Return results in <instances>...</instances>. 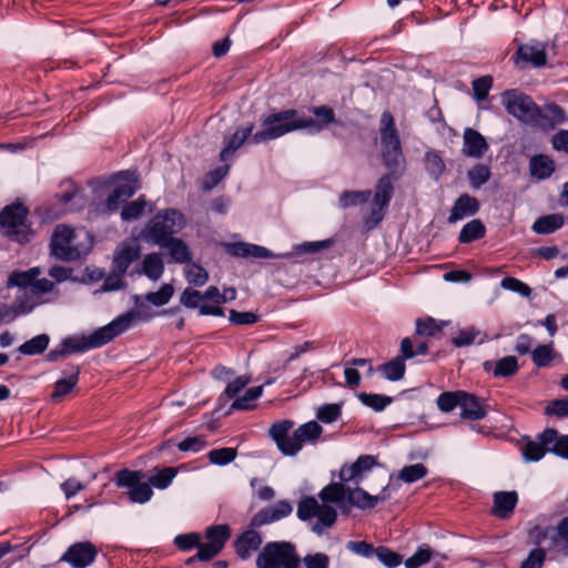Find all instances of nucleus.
<instances>
[{
	"label": "nucleus",
	"mask_w": 568,
	"mask_h": 568,
	"mask_svg": "<svg viewBox=\"0 0 568 568\" xmlns=\"http://www.w3.org/2000/svg\"><path fill=\"white\" fill-rule=\"evenodd\" d=\"M316 497H305L297 505V516L303 521H312V531L324 534L332 528L337 520V511L331 504H336L342 511H348L349 507L372 509L379 501L390 498L389 487L385 486L379 494L371 495L361 487H346L341 483H331L318 493Z\"/></svg>",
	"instance_id": "1"
},
{
	"label": "nucleus",
	"mask_w": 568,
	"mask_h": 568,
	"mask_svg": "<svg viewBox=\"0 0 568 568\" xmlns=\"http://www.w3.org/2000/svg\"><path fill=\"white\" fill-rule=\"evenodd\" d=\"M142 297L135 296L134 303L138 310L129 311L116 318H114L108 325L100 327L88 336H72L63 339L61 343L64 353L70 355L72 353H82L92 348L101 347L109 342H111L114 337L128 331L134 322L139 320H146L148 316H143L139 311L142 307Z\"/></svg>",
	"instance_id": "2"
},
{
	"label": "nucleus",
	"mask_w": 568,
	"mask_h": 568,
	"mask_svg": "<svg viewBox=\"0 0 568 568\" xmlns=\"http://www.w3.org/2000/svg\"><path fill=\"white\" fill-rule=\"evenodd\" d=\"M300 129H314L318 132L322 130V125L314 119L304 116L297 110H285L267 115L262 121V130L255 132L250 142L260 144Z\"/></svg>",
	"instance_id": "3"
},
{
	"label": "nucleus",
	"mask_w": 568,
	"mask_h": 568,
	"mask_svg": "<svg viewBox=\"0 0 568 568\" xmlns=\"http://www.w3.org/2000/svg\"><path fill=\"white\" fill-rule=\"evenodd\" d=\"M293 426L292 420L284 419L274 423L268 430L277 448L285 456H295L305 443H315L323 433L322 426L315 420L301 425L290 435Z\"/></svg>",
	"instance_id": "4"
},
{
	"label": "nucleus",
	"mask_w": 568,
	"mask_h": 568,
	"mask_svg": "<svg viewBox=\"0 0 568 568\" xmlns=\"http://www.w3.org/2000/svg\"><path fill=\"white\" fill-rule=\"evenodd\" d=\"M381 156L383 164L392 173H400L405 168V156L394 116L384 111L379 120Z\"/></svg>",
	"instance_id": "5"
},
{
	"label": "nucleus",
	"mask_w": 568,
	"mask_h": 568,
	"mask_svg": "<svg viewBox=\"0 0 568 568\" xmlns=\"http://www.w3.org/2000/svg\"><path fill=\"white\" fill-rule=\"evenodd\" d=\"M81 235L89 239V234L87 232H75L74 229L65 224L57 225L50 241L51 255L63 262H73L79 260L90 250L91 246V243L84 244L79 241Z\"/></svg>",
	"instance_id": "6"
},
{
	"label": "nucleus",
	"mask_w": 568,
	"mask_h": 568,
	"mask_svg": "<svg viewBox=\"0 0 568 568\" xmlns=\"http://www.w3.org/2000/svg\"><path fill=\"white\" fill-rule=\"evenodd\" d=\"M185 225L184 215L175 209H165L158 212L141 232L144 241L164 246L172 235L180 232Z\"/></svg>",
	"instance_id": "7"
},
{
	"label": "nucleus",
	"mask_w": 568,
	"mask_h": 568,
	"mask_svg": "<svg viewBox=\"0 0 568 568\" xmlns=\"http://www.w3.org/2000/svg\"><path fill=\"white\" fill-rule=\"evenodd\" d=\"M546 453L568 459V435H560L554 428H546L535 439H528L521 446V454L526 462H538Z\"/></svg>",
	"instance_id": "8"
},
{
	"label": "nucleus",
	"mask_w": 568,
	"mask_h": 568,
	"mask_svg": "<svg viewBox=\"0 0 568 568\" xmlns=\"http://www.w3.org/2000/svg\"><path fill=\"white\" fill-rule=\"evenodd\" d=\"M301 558L288 541L267 542L256 558V568H297Z\"/></svg>",
	"instance_id": "9"
},
{
	"label": "nucleus",
	"mask_w": 568,
	"mask_h": 568,
	"mask_svg": "<svg viewBox=\"0 0 568 568\" xmlns=\"http://www.w3.org/2000/svg\"><path fill=\"white\" fill-rule=\"evenodd\" d=\"M0 229L11 241L26 243L31 236L28 209L21 203L7 205L0 212Z\"/></svg>",
	"instance_id": "10"
},
{
	"label": "nucleus",
	"mask_w": 568,
	"mask_h": 568,
	"mask_svg": "<svg viewBox=\"0 0 568 568\" xmlns=\"http://www.w3.org/2000/svg\"><path fill=\"white\" fill-rule=\"evenodd\" d=\"M500 101L507 112L521 122L537 123L541 116L540 109L532 99L518 90L503 92Z\"/></svg>",
	"instance_id": "11"
},
{
	"label": "nucleus",
	"mask_w": 568,
	"mask_h": 568,
	"mask_svg": "<svg viewBox=\"0 0 568 568\" xmlns=\"http://www.w3.org/2000/svg\"><path fill=\"white\" fill-rule=\"evenodd\" d=\"M144 474L141 470L121 469L115 475L118 487L129 488V499L135 504H144L153 496L149 481H143Z\"/></svg>",
	"instance_id": "12"
},
{
	"label": "nucleus",
	"mask_w": 568,
	"mask_h": 568,
	"mask_svg": "<svg viewBox=\"0 0 568 568\" xmlns=\"http://www.w3.org/2000/svg\"><path fill=\"white\" fill-rule=\"evenodd\" d=\"M395 173H387L379 178L375 186L373 196L372 211L369 221L373 225H377L384 217V211L389 205L394 193V175Z\"/></svg>",
	"instance_id": "13"
},
{
	"label": "nucleus",
	"mask_w": 568,
	"mask_h": 568,
	"mask_svg": "<svg viewBox=\"0 0 568 568\" xmlns=\"http://www.w3.org/2000/svg\"><path fill=\"white\" fill-rule=\"evenodd\" d=\"M98 556L97 547L90 541H78L68 547L60 561L68 562L72 568H87Z\"/></svg>",
	"instance_id": "14"
},
{
	"label": "nucleus",
	"mask_w": 568,
	"mask_h": 568,
	"mask_svg": "<svg viewBox=\"0 0 568 568\" xmlns=\"http://www.w3.org/2000/svg\"><path fill=\"white\" fill-rule=\"evenodd\" d=\"M532 536L538 546L546 542L547 549H554L559 545L568 547V517L562 518L556 527L536 528Z\"/></svg>",
	"instance_id": "15"
},
{
	"label": "nucleus",
	"mask_w": 568,
	"mask_h": 568,
	"mask_svg": "<svg viewBox=\"0 0 568 568\" xmlns=\"http://www.w3.org/2000/svg\"><path fill=\"white\" fill-rule=\"evenodd\" d=\"M121 178L123 182L115 185L111 194L108 196L105 202V211L114 212L118 210L119 204L125 202L128 199L134 195L139 190L136 178L132 173H122Z\"/></svg>",
	"instance_id": "16"
},
{
	"label": "nucleus",
	"mask_w": 568,
	"mask_h": 568,
	"mask_svg": "<svg viewBox=\"0 0 568 568\" xmlns=\"http://www.w3.org/2000/svg\"><path fill=\"white\" fill-rule=\"evenodd\" d=\"M40 302L36 300L31 290H19L11 305H2L6 315L16 318L21 315L31 313Z\"/></svg>",
	"instance_id": "17"
},
{
	"label": "nucleus",
	"mask_w": 568,
	"mask_h": 568,
	"mask_svg": "<svg viewBox=\"0 0 568 568\" xmlns=\"http://www.w3.org/2000/svg\"><path fill=\"white\" fill-rule=\"evenodd\" d=\"M486 415L485 399L464 390L460 402V417L467 420H480Z\"/></svg>",
	"instance_id": "18"
},
{
	"label": "nucleus",
	"mask_w": 568,
	"mask_h": 568,
	"mask_svg": "<svg viewBox=\"0 0 568 568\" xmlns=\"http://www.w3.org/2000/svg\"><path fill=\"white\" fill-rule=\"evenodd\" d=\"M140 255V246L138 244L122 242L116 247L113 255V268L120 273H126L128 268Z\"/></svg>",
	"instance_id": "19"
},
{
	"label": "nucleus",
	"mask_w": 568,
	"mask_h": 568,
	"mask_svg": "<svg viewBox=\"0 0 568 568\" xmlns=\"http://www.w3.org/2000/svg\"><path fill=\"white\" fill-rule=\"evenodd\" d=\"M80 367L70 365L62 371V377L54 383V392L51 395L52 400L58 402L67 396L78 384Z\"/></svg>",
	"instance_id": "20"
},
{
	"label": "nucleus",
	"mask_w": 568,
	"mask_h": 568,
	"mask_svg": "<svg viewBox=\"0 0 568 568\" xmlns=\"http://www.w3.org/2000/svg\"><path fill=\"white\" fill-rule=\"evenodd\" d=\"M479 201L469 194H462L454 203L448 216L449 223H456L467 216L475 215L479 211Z\"/></svg>",
	"instance_id": "21"
},
{
	"label": "nucleus",
	"mask_w": 568,
	"mask_h": 568,
	"mask_svg": "<svg viewBox=\"0 0 568 568\" xmlns=\"http://www.w3.org/2000/svg\"><path fill=\"white\" fill-rule=\"evenodd\" d=\"M483 367L486 373H491L496 378L514 376L519 369L517 358L511 355L499 361H486Z\"/></svg>",
	"instance_id": "22"
},
{
	"label": "nucleus",
	"mask_w": 568,
	"mask_h": 568,
	"mask_svg": "<svg viewBox=\"0 0 568 568\" xmlns=\"http://www.w3.org/2000/svg\"><path fill=\"white\" fill-rule=\"evenodd\" d=\"M518 503L516 491H497L494 494L493 515L500 519L509 518Z\"/></svg>",
	"instance_id": "23"
},
{
	"label": "nucleus",
	"mask_w": 568,
	"mask_h": 568,
	"mask_svg": "<svg viewBox=\"0 0 568 568\" xmlns=\"http://www.w3.org/2000/svg\"><path fill=\"white\" fill-rule=\"evenodd\" d=\"M203 301L207 300L211 303H205L200 306V315H213L223 316L224 311L221 304L226 302V294H221L216 286H209L204 293H202Z\"/></svg>",
	"instance_id": "24"
},
{
	"label": "nucleus",
	"mask_w": 568,
	"mask_h": 568,
	"mask_svg": "<svg viewBox=\"0 0 568 568\" xmlns=\"http://www.w3.org/2000/svg\"><path fill=\"white\" fill-rule=\"evenodd\" d=\"M488 149L485 138L474 129H466L464 132L463 152L470 158H481Z\"/></svg>",
	"instance_id": "25"
},
{
	"label": "nucleus",
	"mask_w": 568,
	"mask_h": 568,
	"mask_svg": "<svg viewBox=\"0 0 568 568\" xmlns=\"http://www.w3.org/2000/svg\"><path fill=\"white\" fill-rule=\"evenodd\" d=\"M516 53L519 59L537 68L545 65L547 62L546 45L540 42L521 44Z\"/></svg>",
	"instance_id": "26"
},
{
	"label": "nucleus",
	"mask_w": 568,
	"mask_h": 568,
	"mask_svg": "<svg viewBox=\"0 0 568 568\" xmlns=\"http://www.w3.org/2000/svg\"><path fill=\"white\" fill-rule=\"evenodd\" d=\"M262 541L260 532L248 529L235 540V551L242 559H247L252 552L260 548Z\"/></svg>",
	"instance_id": "27"
},
{
	"label": "nucleus",
	"mask_w": 568,
	"mask_h": 568,
	"mask_svg": "<svg viewBox=\"0 0 568 568\" xmlns=\"http://www.w3.org/2000/svg\"><path fill=\"white\" fill-rule=\"evenodd\" d=\"M227 252L236 257L270 258L274 256L266 247L244 242L227 245Z\"/></svg>",
	"instance_id": "28"
},
{
	"label": "nucleus",
	"mask_w": 568,
	"mask_h": 568,
	"mask_svg": "<svg viewBox=\"0 0 568 568\" xmlns=\"http://www.w3.org/2000/svg\"><path fill=\"white\" fill-rule=\"evenodd\" d=\"M254 125L248 124L247 126L235 131L230 138L225 140L224 148L221 150L220 159L226 161L243 143L254 134Z\"/></svg>",
	"instance_id": "29"
},
{
	"label": "nucleus",
	"mask_w": 568,
	"mask_h": 568,
	"mask_svg": "<svg viewBox=\"0 0 568 568\" xmlns=\"http://www.w3.org/2000/svg\"><path fill=\"white\" fill-rule=\"evenodd\" d=\"M136 272L145 275L151 281H158L164 273L161 255L159 253L146 254Z\"/></svg>",
	"instance_id": "30"
},
{
	"label": "nucleus",
	"mask_w": 568,
	"mask_h": 568,
	"mask_svg": "<svg viewBox=\"0 0 568 568\" xmlns=\"http://www.w3.org/2000/svg\"><path fill=\"white\" fill-rule=\"evenodd\" d=\"M42 273L39 266L31 267L27 271H14L7 280V287H18L19 290H30L32 281Z\"/></svg>",
	"instance_id": "31"
},
{
	"label": "nucleus",
	"mask_w": 568,
	"mask_h": 568,
	"mask_svg": "<svg viewBox=\"0 0 568 568\" xmlns=\"http://www.w3.org/2000/svg\"><path fill=\"white\" fill-rule=\"evenodd\" d=\"M529 170L532 176L544 180L555 171V162L547 155H535L530 159Z\"/></svg>",
	"instance_id": "32"
},
{
	"label": "nucleus",
	"mask_w": 568,
	"mask_h": 568,
	"mask_svg": "<svg viewBox=\"0 0 568 568\" xmlns=\"http://www.w3.org/2000/svg\"><path fill=\"white\" fill-rule=\"evenodd\" d=\"M564 222L565 220L562 214H548L538 217L532 225V230L537 234H550L559 230L564 225Z\"/></svg>",
	"instance_id": "33"
},
{
	"label": "nucleus",
	"mask_w": 568,
	"mask_h": 568,
	"mask_svg": "<svg viewBox=\"0 0 568 568\" xmlns=\"http://www.w3.org/2000/svg\"><path fill=\"white\" fill-rule=\"evenodd\" d=\"M487 339V335L478 328L470 326L460 329L458 334L453 337V344L456 347L469 346L474 343L483 344Z\"/></svg>",
	"instance_id": "34"
},
{
	"label": "nucleus",
	"mask_w": 568,
	"mask_h": 568,
	"mask_svg": "<svg viewBox=\"0 0 568 568\" xmlns=\"http://www.w3.org/2000/svg\"><path fill=\"white\" fill-rule=\"evenodd\" d=\"M163 247L169 250L171 260L175 263L182 264L191 261L190 250L181 239H171Z\"/></svg>",
	"instance_id": "35"
},
{
	"label": "nucleus",
	"mask_w": 568,
	"mask_h": 568,
	"mask_svg": "<svg viewBox=\"0 0 568 568\" xmlns=\"http://www.w3.org/2000/svg\"><path fill=\"white\" fill-rule=\"evenodd\" d=\"M486 227L480 220L466 223L458 236L460 243H470L485 236Z\"/></svg>",
	"instance_id": "36"
},
{
	"label": "nucleus",
	"mask_w": 568,
	"mask_h": 568,
	"mask_svg": "<svg viewBox=\"0 0 568 568\" xmlns=\"http://www.w3.org/2000/svg\"><path fill=\"white\" fill-rule=\"evenodd\" d=\"M49 342V335L40 334L21 344L18 351L29 356L42 354L47 349Z\"/></svg>",
	"instance_id": "37"
},
{
	"label": "nucleus",
	"mask_w": 568,
	"mask_h": 568,
	"mask_svg": "<svg viewBox=\"0 0 568 568\" xmlns=\"http://www.w3.org/2000/svg\"><path fill=\"white\" fill-rule=\"evenodd\" d=\"M405 362L402 357H395L378 367V371L383 376L393 382L402 379L405 374Z\"/></svg>",
	"instance_id": "38"
},
{
	"label": "nucleus",
	"mask_w": 568,
	"mask_h": 568,
	"mask_svg": "<svg viewBox=\"0 0 568 568\" xmlns=\"http://www.w3.org/2000/svg\"><path fill=\"white\" fill-rule=\"evenodd\" d=\"M464 390L444 392L437 397V407L443 413H450L460 407Z\"/></svg>",
	"instance_id": "39"
},
{
	"label": "nucleus",
	"mask_w": 568,
	"mask_h": 568,
	"mask_svg": "<svg viewBox=\"0 0 568 568\" xmlns=\"http://www.w3.org/2000/svg\"><path fill=\"white\" fill-rule=\"evenodd\" d=\"M444 322H437L433 317L418 318L416 321V334L420 336L435 337L444 327Z\"/></svg>",
	"instance_id": "40"
},
{
	"label": "nucleus",
	"mask_w": 568,
	"mask_h": 568,
	"mask_svg": "<svg viewBox=\"0 0 568 568\" xmlns=\"http://www.w3.org/2000/svg\"><path fill=\"white\" fill-rule=\"evenodd\" d=\"M230 535V528L227 525H217L206 529L205 538L207 542H211L215 546L219 545L217 548L222 550L225 542L229 540Z\"/></svg>",
	"instance_id": "41"
},
{
	"label": "nucleus",
	"mask_w": 568,
	"mask_h": 568,
	"mask_svg": "<svg viewBox=\"0 0 568 568\" xmlns=\"http://www.w3.org/2000/svg\"><path fill=\"white\" fill-rule=\"evenodd\" d=\"M371 191H344L338 199L339 206L347 209L367 202Z\"/></svg>",
	"instance_id": "42"
},
{
	"label": "nucleus",
	"mask_w": 568,
	"mask_h": 568,
	"mask_svg": "<svg viewBox=\"0 0 568 568\" xmlns=\"http://www.w3.org/2000/svg\"><path fill=\"white\" fill-rule=\"evenodd\" d=\"M427 473L428 470L423 464H414L403 467L398 474V479L412 484L424 478Z\"/></svg>",
	"instance_id": "43"
},
{
	"label": "nucleus",
	"mask_w": 568,
	"mask_h": 568,
	"mask_svg": "<svg viewBox=\"0 0 568 568\" xmlns=\"http://www.w3.org/2000/svg\"><path fill=\"white\" fill-rule=\"evenodd\" d=\"M468 180L473 189H479L490 179V170L487 165L477 164L468 171Z\"/></svg>",
	"instance_id": "44"
},
{
	"label": "nucleus",
	"mask_w": 568,
	"mask_h": 568,
	"mask_svg": "<svg viewBox=\"0 0 568 568\" xmlns=\"http://www.w3.org/2000/svg\"><path fill=\"white\" fill-rule=\"evenodd\" d=\"M342 415V404H325L317 408L316 418L325 424L336 422Z\"/></svg>",
	"instance_id": "45"
},
{
	"label": "nucleus",
	"mask_w": 568,
	"mask_h": 568,
	"mask_svg": "<svg viewBox=\"0 0 568 568\" xmlns=\"http://www.w3.org/2000/svg\"><path fill=\"white\" fill-rule=\"evenodd\" d=\"M176 476V469L173 467H165L160 469L155 475L149 478L150 486H153L158 489L168 488L173 478Z\"/></svg>",
	"instance_id": "46"
},
{
	"label": "nucleus",
	"mask_w": 568,
	"mask_h": 568,
	"mask_svg": "<svg viewBox=\"0 0 568 568\" xmlns=\"http://www.w3.org/2000/svg\"><path fill=\"white\" fill-rule=\"evenodd\" d=\"M237 455V452L235 448L232 447H224V448H217L212 449L209 454V460L214 465L224 466L229 463L233 462Z\"/></svg>",
	"instance_id": "47"
},
{
	"label": "nucleus",
	"mask_w": 568,
	"mask_h": 568,
	"mask_svg": "<svg viewBox=\"0 0 568 568\" xmlns=\"http://www.w3.org/2000/svg\"><path fill=\"white\" fill-rule=\"evenodd\" d=\"M263 392V386L251 387L245 390L244 395L236 398L232 405V409H250L251 403L256 400Z\"/></svg>",
	"instance_id": "48"
},
{
	"label": "nucleus",
	"mask_w": 568,
	"mask_h": 568,
	"mask_svg": "<svg viewBox=\"0 0 568 568\" xmlns=\"http://www.w3.org/2000/svg\"><path fill=\"white\" fill-rule=\"evenodd\" d=\"M173 293V286L171 284H164L158 292L148 293L143 300L148 301L154 306H163L171 300Z\"/></svg>",
	"instance_id": "49"
},
{
	"label": "nucleus",
	"mask_w": 568,
	"mask_h": 568,
	"mask_svg": "<svg viewBox=\"0 0 568 568\" xmlns=\"http://www.w3.org/2000/svg\"><path fill=\"white\" fill-rule=\"evenodd\" d=\"M358 398L364 405L373 408L376 412L383 410L386 406H388L392 403L390 397L379 394L361 393L358 395Z\"/></svg>",
	"instance_id": "50"
},
{
	"label": "nucleus",
	"mask_w": 568,
	"mask_h": 568,
	"mask_svg": "<svg viewBox=\"0 0 568 568\" xmlns=\"http://www.w3.org/2000/svg\"><path fill=\"white\" fill-rule=\"evenodd\" d=\"M433 557L432 549L424 545L419 547L413 556L407 558L404 562L406 568H419L420 566L430 561Z\"/></svg>",
	"instance_id": "51"
},
{
	"label": "nucleus",
	"mask_w": 568,
	"mask_h": 568,
	"mask_svg": "<svg viewBox=\"0 0 568 568\" xmlns=\"http://www.w3.org/2000/svg\"><path fill=\"white\" fill-rule=\"evenodd\" d=\"M554 358L552 344L539 345L531 352V359L538 367L547 366Z\"/></svg>",
	"instance_id": "52"
},
{
	"label": "nucleus",
	"mask_w": 568,
	"mask_h": 568,
	"mask_svg": "<svg viewBox=\"0 0 568 568\" xmlns=\"http://www.w3.org/2000/svg\"><path fill=\"white\" fill-rule=\"evenodd\" d=\"M146 202L143 197H139L123 206L121 211V217L123 221H132L139 219L144 210Z\"/></svg>",
	"instance_id": "53"
},
{
	"label": "nucleus",
	"mask_w": 568,
	"mask_h": 568,
	"mask_svg": "<svg viewBox=\"0 0 568 568\" xmlns=\"http://www.w3.org/2000/svg\"><path fill=\"white\" fill-rule=\"evenodd\" d=\"M185 276L187 282L194 286H203L209 280L206 270L194 263L187 265Z\"/></svg>",
	"instance_id": "54"
},
{
	"label": "nucleus",
	"mask_w": 568,
	"mask_h": 568,
	"mask_svg": "<svg viewBox=\"0 0 568 568\" xmlns=\"http://www.w3.org/2000/svg\"><path fill=\"white\" fill-rule=\"evenodd\" d=\"M375 556L387 568H395L402 564V556L385 546L377 547Z\"/></svg>",
	"instance_id": "55"
},
{
	"label": "nucleus",
	"mask_w": 568,
	"mask_h": 568,
	"mask_svg": "<svg viewBox=\"0 0 568 568\" xmlns=\"http://www.w3.org/2000/svg\"><path fill=\"white\" fill-rule=\"evenodd\" d=\"M493 85V78L484 75L473 81L474 98L477 101H484Z\"/></svg>",
	"instance_id": "56"
},
{
	"label": "nucleus",
	"mask_w": 568,
	"mask_h": 568,
	"mask_svg": "<svg viewBox=\"0 0 568 568\" xmlns=\"http://www.w3.org/2000/svg\"><path fill=\"white\" fill-rule=\"evenodd\" d=\"M500 286L505 290L516 292L521 296L529 297L531 288L518 278L507 276L501 280Z\"/></svg>",
	"instance_id": "57"
},
{
	"label": "nucleus",
	"mask_w": 568,
	"mask_h": 568,
	"mask_svg": "<svg viewBox=\"0 0 568 568\" xmlns=\"http://www.w3.org/2000/svg\"><path fill=\"white\" fill-rule=\"evenodd\" d=\"M201 536L196 532L178 535L174 538V545L182 551H189L193 548H197L200 545Z\"/></svg>",
	"instance_id": "58"
},
{
	"label": "nucleus",
	"mask_w": 568,
	"mask_h": 568,
	"mask_svg": "<svg viewBox=\"0 0 568 568\" xmlns=\"http://www.w3.org/2000/svg\"><path fill=\"white\" fill-rule=\"evenodd\" d=\"M219 545H213L211 542H201L197 546V554L194 557L187 559V564L193 562L195 559L201 561H207L215 557L221 550L217 548Z\"/></svg>",
	"instance_id": "59"
},
{
	"label": "nucleus",
	"mask_w": 568,
	"mask_h": 568,
	"mask_svg": "<svg viewBox=\"0 0 568 568\" xmlns=\"http://www.w3.org/2000/svg\"><path fill=\"white\" fill-rule=\"evenodd\" d=\"M180 302L187 308H200L203 296L201 292L186 287L180 296Z\"/></svg>",
	"instance_id": "60"
},
{
	"label": "nucleus",
	"mask_w": 568,
	"mask_h": 568,
	"mask_svg": "<svg viewBox=\"0 0 568 568\" xmlns=\"http://www.w3.org/2000/svg\"><path fill=\"white\" fill-rule=\"evenodd\" d=\"M426 166L429 174L435 179H438L445 169L442 158L434 152L426 153Z\"/></svg>",
	"instance_id": "61"
},
{
	"label": "nucleus",
	"mask_w": 568,
	"mask_h": 568,
	"mask_svg": "<svg viewBox=\"0 0 568 568\" xmlns=\"http://www.w3.org/2000/svg\"><path fill=\"white\" fill-rule=\"evenodd\" d=\"M303 564L306 568H328L329 557L324 552L311 554L303 558Z\"/></svg>",
	"instance_id": "62"
},
{
	"label": "nucleus",
	"mask_w": 568,
	"mask_h": 568,
	"mask_svg": "<svg viewBox=\"0 0 568 568\" xmlns=\"http://www.w3.org/2000/svg\"><path fill=\"white\" fill-rule=\"evenodd\" d=\"M546 559V551L542 548L534 549L523 561L520 568H541Z\"/></svg>",
	"instance_id": "63"
},
{
	"label": "nucleus",
	"mask_w": 568,
	"mask_h": 568,
	"mask_svg": "<svg viewBox=\"0 0 568 568\" xmlns=\"http://www.w3.org/2000/svg\"><path fill=\"white\" fill-rule=\"evenodd\" d=\"M546 414L558 417L568 416V398L551 400L546 407Z\"/></svg>",
	"instance_id": "64"
}]
</instances>
